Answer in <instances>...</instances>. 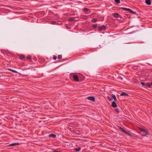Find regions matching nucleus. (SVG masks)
Listing matches in <instances>:
<instances>
[{
  "label": "nucleus",
  "mask_w": 152,
  "mask_h": 152,
  "mask_svg": "<svg viewBox=\"0 0 152 152\" xmlns=\"http://www.w3.org/2000/svg\"><path fill=\"white\" fill-rule=\"evenodd\" d=\"M115 1L117 4H119L120 3V0H115Z\"/></svg>",
  "instance_id": "412c9836"
},
{
  "label": "nucleus",
  "mask_w": 152,
  "mask_h": 152,
  "mask_svg": "<svg viewBox=\"0 0 152 152\" xmlns=\"http://www.w3.org/2000/svg\"><path fill=\"white\" fill-rule=\"evenodd\" d=\"M111 95H112V98L114 99V101H116V98L115 96L113 94H112Z\"/></svg>",
  "instance_id": "2eb2a0df"
},
{
  "label": "nucleus",
  "mask_w": 152,
  "mask_h": 152,
  "mask_svg": "<svg viewBox=\"0 0 152 152\" xmlns=\"http://www.w3.org/2000/svg\"><path fill=\"white\" fill-rule=\"evenodd\" d=\"M58 58L59 59H61L62 58V55H58Z\"/></svg>",
  "instance_id": "393cba45"
},
{
  "label": "nucleus",
  "mask_w": 152,
  "mask_h": 152,
  "mask_svg": "<svg viewBox=\"0 0 152 152\" xmlns=\"http://www.w3.org/2000/svg\"><path fill=\"white\" fill-rule=\"evenodd\" d=\"M126 17H127L128 18H129L130 17V16L129 14H126Z\"/></svg>",
  "instance_id": "c756f323"
},
{
  "label": "nucleus",
  "mask_w": 152,
  "mask_h": 152,
  "mask_svg": "<svg viewBox=\"0 0 152 152\" xmlns=\"http://www.w3.org/2000/svg\"><path fill=\"white\" fill-rule=\"evenodd\" d=\"M115 110L116 112L117 113H118L119 112L120 110L118 108H116L115 109Z\"/></svg>",
  "instance_id": "b1692460"
},
{
  "label": "nucleus",
  "mask_w": 152,
  "mask_h": 152,
  "mask_svg": "<svg viewBox=\"0 0 152 152\" xmlns=\"http://www.w3.org/2000/svg\"><path fill=\"white\" fill-rule=\"evenodd\" d=\"M124 133H125L126 134H127V135H129V136H130V134H129V132H126V131L124 132Z\"/></svg>",
  "instance_id": "cd10ccee"
},
{
  "label": "nucleus",
  "mask_w": 152,
  "mask_h": 152,
  "mask_svg": "<svg viewBox=\"0 0 152 152\" xmlns=\"http://www.w3.org/2000/svg\"><path fill=\"white\" fill-rule=\"evenodd\" d=\"M141 131L142 132H143V133H144V135H146V134H147V131L145 130V129H141Z\"/></svg>",
  "instance_id": "9d476101"
},
{
  "label": "nucleus",
  "mask_w": 152,
  "mask_h": 152,
  "mask_svg": "<svg viewBox=\"0 0 152 152\" xmlns=\"http://www.w3.org/2000/svg\"><path fill=\"white\" fill-rule=\"evenodd\" d=\"M51 23L52 24H55L56 23V22L55 21L53 20L51 21Z\"/></svg>",
  "instance_id": "bb28decb"
},
{
  "label": "nucleus",
  "mask_w": 152,
  "mask_h": 152,
  "mask_svg": "<svg viewBox=\"0 0 152 152\" xmlns=\"http://www.w3.org/2000/svg\"><path fill=\"white\" fill-rule=\"evenodd\" d=\"M119 128L121 130L122 132H123L124 133V132L126 131L125 130H124L123 129H122L121 127H119Z\"/></svg>",
  "instance_id": "a211bd4d"
},
{
  "label": "nucleus",
  "mask_w": 152,
  "mask_h": 152,
  "mask_svg": "<svg viewBox=\"0 0 152 152\" xmlns=\"http://www.w3.org/2000/svg\"><path fill=\"white\" fill-rule=\"evenodd\" d=\"M120 9H122V10H125L126 11H129V10H130V9L126 8H124V7H120Z\"/></svg>",
  "instance_id": "6e6552de"
},
{
  "label": "nucleus",
  "mask_w": 152,
  "mask_h": 152,
  "mask_svg": "<svg viewBox=\"0 0 152 152\" xmlns=\"http://www.w3.org/2000/svg\"><path fill=\"white\" fill-rule=\"evenodd\" d=\"M81 149L80 147H78V148H75L74 149V150L78 152L80 151Z\"/></svg>",
  "instance_id": "4468645a"
},
{
  "label": "nucleus",
  "mask_w": 152,
  "mask_h": 152,
  "mask_svg": "<svg viewBox=\"0 0 152 152\" xmlns=\"http://www.w3.org/2000/svg\"><path fill=\"white\" fill-rule=\"evenodd\" d=\"M76 18L72 17L70 18L68 20L69 21H73L76 20L75 18Z\"/></svg>",
  "instance_id": "0eeeda50"
},
{
  "label": "nucleus",
  "mask_w": 152,
  "mask_h": 152,
  "mask_svg": "<svg viewBox=\"0 0 152 152\" xmlns=\"http://www.w3.org/2000/svg\"><path fill=\"white\" fill-rule=\"evenodd\" d=\"M73 78L76 82H78L79 81L78 77L76 75H74L72 76Z\"/></svg>",
  "instance_id": "f03ea898"
},
{
  "label": "nucleus",
  "mask_w": 152,
  "mask_h": 152,
  "mask_svg": "<svg viewBox=\"0 0 152 152\" xmlns=\"http://www.w3.org/2000/svg\"><path fill=\"white\" fill-rule=\"evenodd\" d=\"M120 95L122 96H129L128 94H127L125 93V92H122L121 94Z\"/></svg>",
  "instance_id": "1a4fd4ad"
},
{
  "label": "nucleus",
  "mask_w": 152,
  "mask_h": 152,
  "mask_svg": "<svg viewBox=\"0 0 152 152\" xmlns=\"http://www.w3.org/2000/svg\"><path fill=\"white\" fill-rule=\"evenodd\" d=\"M115 101H113L112 103V106L113 108H115L117 107V105L115 102Z\"/></svg>",
  "instance_id": "39448f33"
},
{
  "label": "nucleus",
  "mask_w": 152,
  "mask_h": 152,
  "mask_svg": "<svg viewBox=\"0 0 152 152\" xmlns=\"http://www.w3.org/2000/svg\"><path fill=\"white\" fill-rule=\"evenodd\" d=\"M10 71H12V72H14V73H18V72H17V71L15 70H13V69H8Z\"/></svg>",
  "instance_id": "f3484780"
},
{
  "label": "nucleus",
  "mask_w": 152,
  "mask_h": 152,
  "mask_svg": "<svg viewBox=\"0 0 152 152\" xmlns=\"http://www.w3.org/2000/svg\"><path fill=\"white\" fill-rule=\"evenodd\" d=\"M113 16L114 17L117 18L119 16V15L118 13H114L113 14Z\"/></svg>",
  "instance_id": "f8f14e48"
},
{
  "label": "nucleus",
  "mask_w": 152,
  "mask_h": 152,
  "mask_svg": "<svg viewBox=\"0 0 152 152\" xmlns=\"http://www.w3.org/2000/svg\"><path fill=\"white\" fill-rule=\"evenodd\" d=\"M150 84L151 85H151L152 86V82Z\"/></svg>",
  "instance_id": "473e14b6"
},
{
  "label": "nucleus",
  "mask_w": 152,
  "mask_h": 152,
  "mask_svg": "<svg viewBox=\"0 0 152 152\" xmlns=\"http://www.w3.org/2000/svg\"><path fill=\"white\" fill-rule=\"evenodd\" d=\"M87 99L91 101H95V98L93 96H88L87 97Z\"/></svg>",
  "instance_id": "7ed1b4c3"
},
{
  "label": "nucleus",
  "mask_w": 152,
  "mask_h": 152,
  "mask_svg": "<svg viewBox=\"0 0 152 152\" xmlns=\"http://www.w3.org/2000/svg\"><path fill=\"white\" fill-rule=\"evenodd\" d=\"M56 135L53 134H51L49 135V137H52L53 138H55L56 137Z\"/></svg>",
  "instance_id": "9b49d317"
},
{
  "label": "nucleus",
  "mask_w": 152,
  "mask_h": 152,
  "mask_svg": "<svg viewBox=\"0 0 152 152\" xmlns=\"http://www.w3.org/2000/svg\"><path fill=\"white\" fill-rule=\"evenodd\" d=\"M145 2L148 5H150L151 3V0H145Z\"/></svg>",
  "instance_id": "423d86ee"
},
{
  "label": "nucleus",
  "mask_w": 152,
  "mask_h": 152,
  "mask_svg": "<svg viewBox=\"0 0 152 152\" xmlns=\"http://www.w3.org/2000/svg\"><path fill=\"white\" fill-rule=\"evenodd\" d=\"M31 57L30 56H28L27 57V58L28 61L31 60Z\"/></svg>",
  "instance_id": "aec40b11"
},
{
  "label": "nucleus",
  "mask_w": 152,
  "mask_h": 152,
  "mask_svg": "<svg viewBox=\"0 0 152 152\" xmlns=\"http://www.w3.org/2000/svg\"><path fill=\"white\" fill-rule=\"evenodd\" d=\"M107 98L110 101H111V100H112V98H110V97L109 96H108Z\"/></svg>",
  "instance_id": "c85d7f7f"
},
{
  "label": "nucleus",
  "mask_w": 152,
  "mask_h": 152,
  "mask_svg": "<svg viewBox=\"0 0 152 152\" xmlns=\"http://www.w3.org/2000/svg\"><path fill=\"white\" fill-rule=\"evenodd\" d=\"M141 84L142 85V86H145V83H144V82H141Z\"/></svg>",
  "instance_id": "7c9ffc66"
},
{
  "label": "nucleus",
  "mask_w": 152,
  "mask_h": 152,
  "mask_svg": "<svg viewBox=\"0 0 152 152\" xmlns=\"http://www.w3.org/2000/svg\"><path fill=\"white\" fill-rule=\"evenodd\" d=\"M145 86L146 87H147L148 88H150L151 87V85L150 84L147 83L145 84Z\"/></svg>",
  "instance_id": "4be33fe9"
},
{
  "label": "nucleus",
  "mask_w": 152,
  "mask_h": 152,
  "mask_svg": "<svg viewBox=\"0 0 152 152\" xmlns=\"http://www.w3.org/2000/svg\"><path fill=\"white\" fill-rule=\"evenodd\" d=\"M20 145L19 143H12L10 144L9 145V146H14L17 145Z\"/></svg>",
  "instance_id": "20e7f679"
},
{
  "label": "nucleus",
  "mask_w": 152,
  "mask_h": 152,
  "mask_svg": "<svg viewBox=\"0 0 152 152\" xmlns=\"http://www.w3.org/2000/svg\"><path fill=\"white\" fill-rule=\"evenodd\" d=\"M92 27L94 28H96L97 27V25L96 24H94L92 25Z\"/></svg>",
  "instance_id": "a878e982"
},
{
  "label": "nucleus",
  "mask_w": 152,
  "mask_h": 152,
  "mask_svg": "<svg viewBox=\"0 0 152 152\" xmlns=\"http://www.w3.org/2000/svg\"><path fill=\"white\" fill-rule=\"evenodd\" d=\"M98 30L99 31H102L106 29V26L104 25H102L101 27L98 28Z\"/></svg>",
  "instance_id": "f257e3e1"
},
{
  "label": "nucleus",
  "mask_w": 152,
  "mask_h": 152,
  "mask_svg": "<svg viewBox=\"0 0 152 152\" xmlns=\"http://www.w3.org/2000/svg\"><path fill=\"white\" fill-rule=\"evenodd\" d=\"M129 12L130 13L134 14L135 15H137V14L136 12L133 11L132 10L130 9V10H129Z\"/></svg>",
  "instance_id": "dca6fc26"
},
{
  "label": "nucleus",
  "mask_w": 152,
  "mask_h": 152,
  "mask_svg": "<svg viewBox=\"0 0 152 152\" xmlns=\"http://www.w3.org/2000/svg\"><path fill=\"white\" fill-rule=\"evenodd\" d=\"M92 21L94 22H96L97 21V20L96 18H94L92 20Z\"/></svg>",
  "instance_id": "6ab92c4d"
},
{
  "label": "nucleus",
  "mask_w": 152,
  "mask_h": 152,
  "mask_svg": "<svg viewBox=\"0 0 152 152\" xmlns=\"http://www.w3.org/2000/svg\"><path fill=\"white\" fill-rule=\"evenodd\" d=\"M25 57V56L24 55H21L19 56V59L21 60H22Z\"/></svg>",
  "instance_id": "ddd939ff"
},
{
  "label": "nucleus",
  "mask_w": 152,
  "mask_h": 152,
  "mask_svg": "<svg viewBox=\"0 0 152 152\" xmlns=\"http://www.w3.org/2000/svg\"><path fill=\"white\" fill-rule=\"evenodd\" d=\"M89 10V9L88 8H84V10L85 12H88Z\"/></svg>",
  "instance_id": "5701e85b"
},
{
  "label": "nucleus",
  "mask_w": 152,
  "mask_h": 152,
  "mask_svg": "<svg viewBox=\"0 0 152 152\" xmlns=\"http://www.w3.org/2000/svg\"><path fill=\"white\" fill-rule=\"evenodd\" d=\"M53 59L54 60H56L57 58V57L55 56H53Z\"/></svg>",
  "instance_id": "2f4dec72"
}]
</instances>
